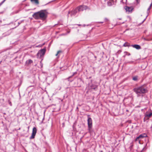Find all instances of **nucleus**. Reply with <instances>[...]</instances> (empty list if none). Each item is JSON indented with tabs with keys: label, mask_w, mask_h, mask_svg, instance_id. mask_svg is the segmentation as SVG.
Listing matches in <instances>:
<instances>
[{
	"label": "nucleus",
	"mask_w": 152,
	"mask_h": 152,
	"mask_svg": "<svg viewBox=\"0 0 152 152\" xmlns=\"http://www.w3.org/2000/svg\"><path fill=\"white\" fill-rule=\"evenodd\" d=\"M133 91L137 94V97L142 95L148 92L146 88L143 86L135 87L133 89Z\"/></svg>",
	"instance_id": "nucleus-1"
},
{
	"label": "nucleus",
	"mask_w": 152,
	"mask_h": 152,
	"mask_svg": "<svg viewBox=\"0 0 152 152\" xmlns=\"http://www.w3.org/2000/svg\"><path fill=\"white\" fill-rule=\"evenodd\" d=\"M88 132L91 133L92 132V121L91 118L90 117V115H88Z\"/></svg>",
	"instance_id": "nucleus-2"
},
{
	"label": "nucleus",
	"mask_w": 152,
	"mask_h": 152,
	"mask_svg": "<svg viewBox=\"0 0 152 152\" xmlns=\"http://www.w3.org/2000/svg\"><path fill=\"white\" fill-rule=\"evenodd\" d=\"M46 51V50L45 48L41 49L39 50L37 54V57L38 58H40L41 57L45 55Z\"/></svg>",
	"instance_id": "nucleus-3"
},
{
	"label": "nucleus",
	"mask_w": 152,
	"mask_h": 152,
	"mask_svg": "<svg viewBox=\"0 0 152 152\" xmlns=\"http://www.w3.org/2000/svg\"><path fill=\"white\" fill-rule=\"evenodd\" d=\"M76 8L78 12H79L86 10L88 8V7L85 5H81L77 7Z\"/></svg>",
	"instance_id": "nucleus-4"
},
{
	"label": "nucleus",
	"mask_w": 152,
	"mask_h": 152,
	"mask_svg": "<svg viewBox=\"0 0 152 152\" xmlns=\"http://www.w3.org/2000/svg\"><path fill=\"white\" fill-rule=\"evenodd\" d=\"M78 12L76 8L72 10L69 11L68 12L67 17H69V15H70L71 16H75Z\"/></svg>",
	"instance_id": "nucleus-5"
},
{
	"label": "nucleus",
	"mask_w": 152,
	"mask_h": 152,
	"mask_svg": "<svg viewBox=\"0 0 152 152\" xmlns=\"http://www.w3.org/2000/svg\"><path fill=\"white\" fill-rule=\"evenodd\" d=\"M107 5L108 6H111L116 5L117 0H107Z\"/></svg>",
	"instance_id": "nucleus-6"
},
{
	"label": "nucleus",
	"mask_w": 152,
	"mask_h": 152,
	"mask_svg": "<svg viewBox=\"0 0 152 152\" xmlns=\"http://www.w3.org/2000/svg\"><path fill=\"white\" fill-rule=\"evenodd\" d=\"M37 129L36 128L34 127L33 129L32 135L30 137V139H32L34 138L37 133Z\"/></svg>",
	"instance_id": "nucleus-7"
},
{
	"label": "nucleus",
	"mask_w": 152,
	"mask_h": 152,
	"mask_svg": "<svg viewBox=\"0 0 152 152\" xmlns=\"http://www.w3.org/2000/svg\"><path fill=\"white\" fill-rule=\"evenodd\" d=\"M92 80H91L90 83H88V85L90 88L92 89H93L94 90H96L97 88V86L96 85L93 84L92 83Z\"/></svg>",
	"instance_id": "nucleus-8"
},
{
	"label": "nucleus",
	"mask_w": 152,
	"mask_h": 152,
	"mask_svg": "<svg viewBox=\"0 0 152 152\" xmlns=\"http://www.w3.org/2000/svg\"><path fill=\"white\" fill-rule=\"evenodd\" d=\"M124 8L126 12H128L129 13L131 12L133 10V8L132 7L125 6L124 7Z\"/></svg>",
	"instance_id": "nucleus-9"
},
{
	"label": "nucleus",
	"mask_w": 152,
	"mask_h": 152,
	"mask_svg": "<svg viewBox=\"0 0 152 152\" xmlns=\"http://www.w3.org/2000/svg\"><path fill=\"white\" fill-rule=\"evenodd\" d=\"M147 136V135L145 134H142L137 137L136 138V140H139V139H142L143 138Z\"/></svg>",
	"instance_id": "nucleus-10"
},
{
	"label": "nucleus",
	"mask_w": 152,
	"mask_h": 152,
	"mask_svg": "<svg viewBox=\"0 0 152 152\" xmlns=\"http://www.w3.org/2000/svg\"><path fill=\"white\" fill-rule=\"evenodd\" d=\"M39 12H37L34 13L33 15V17L36 19H39L40 17L39 16Z\"/></svg>",
	"instance_id": "nucleus-11"
},
{
	"label": "nucleus",
	"mask_w": 152,
	"mask_h": 152,
	"mask_svg": "<svg viewBox=\"0 0 152 152\" xmlns=\"http://www.w3.org/2000/svg\"><path fill=\"white\" fill-rule=\"evenodd\" d=\"M130 46L137 50H139L141 48V46L140 45L137 44L132 45H131Z\"/></svg>",
	"instance_id": "nucleus-12"
},
{
	"label": "nucleus",
	"mask_w": 152,
	"mask_h": 152,
	"mask_svg": "<svg viewBox=\"0 0 152 152\" xmlns=\"http://www.w3.org/2000/svg\"><path fill=\"white\" fill-rule=\"evenodd\" d=\"M39 12V16L40 18H43L45 16V13L42 11H40Z\"/></svg>",
	"instance_id": "nucleus-13"
},
{
	"label": "nucleus",
	"mask_w": 152,
	"mask_h": 152,
	"mask_svg": "<svg viewBox=\"0 0 152 152\" xmlns=\"http://www.w3.org/2000/svg\"><path fill=\"white\" fill-rule=\"evenodd\" d=\"M11 34V32L9 31H7L3 34L2 38L4 37H5L10 35Z\"/></svg>",
	"instance_id": "nucleus-14"
},
{
	"label": "nucleus",
	"mask_w": 152,
	"mask_h": 152,
	"mask_svg": "<svg viewBox=\"0 0 152 152\" xmlns=\"http://www.w3.org/2000/svg\"><path fill=\"white\" fill-rule=\"evenodd\" d=\"M33 63V61L31 59H29L26 62V65H28Z\"/></svg>",
	"instance_id": "nucleus-15"
},
{
	"label": "nucleus",
	"mask_w": 152,
	"mask_h": 152,
	"mask_svg": "<svg viewBox=\"0 0 152 152\" xmlns=\"http://www.w3.org/2000/svg\"><path fill=\"white\" fill-rule=\"evenodd\" d=\"M138 76L137 75H135L132 77V79L134 81L137 82L138 80Z\"/></svg>",
	"instance_id": "nucleus-16"
},
{
	"label": "nucleus",
	"mask_w": 152,
	"mask_h": 152,
	"mask_svg": "<svg viewBox=\"0 0 152 152\" xmlns=\"http://www.w3.org/2000/svg\"><path fill=\"white\" fill-rule=\"evenodd\" d=\"M152 115V113H150L148 114H145V117L147 118V119H148L150 118Z\"/></svg>",
	"instance_id": "nucleus-17"
},
{
	"label": "nucleus",
	"mask_w": 152,
	"mask_h": 152,
	"mask_svg": "<svg viewBox=\"0 0 152 152\" xmlns=\"http://www.w3.org/2000/svg\"><path fill=\"white\" fill-rule=\"evenodd\" d=\"M33 3H34L36 4H39V2L38 0H30Z\"/></svg>",
	"instance_id": "nucleus-18"
},
{
	"label": "nucleus",
	"mask_w": 152,
	"mask_h": 152,
	"mask_svg": "<svg viewBox=\"0 0 152 152\" xmlns=\"http://www.w3.org/2000/svg\"><path fill=\"white\" fill-rule=\"evenodd\" d=\"M131 45L128 43L127 42H125V43L123 45V46L126 47H129Z\"/></svg>",
	"instance_id": "nucleus-19"
},
{
	"label": "nucleus",
	"mask_w": 152,
	"mask_h": 152,
	"mask_svg": "<svg viewBox=\"0 0 152 152\" xmlns=\"http://www.w3.org/2000/svg\"><path fill=\"white\" fill-rule=\"evenodd\" d=\"M56 63L57 60L56 59L51 63V65L52 66H55L56 64Z\"/></svg>",
	"instance_id": "nucleus-20"
},
{
	"label": "nucleus",
	"mask_w": 152,
	"mask_h": 152,
	"mask_svg": "<svg viewBox=\"0 0 152 152\" xmlns=\"http://www.w3.org/2000/svg\"><path fill=\"white\" fill-rule=\"evenodd\" d=\"M124 53H125V54L126 55H127L128 56L130 55V54L127 52L125 51L124 52Z\"/></svg>",
	"instance_id": "nucleus-21"
},
{
	"label": "nucleus",
	"mask_w": 152,
	"mask_h": 152,
	"mask_svg": "<svg viewBox=\"0 0 152 152\" xmlns=\"http://www.w3.org/2000/svg\"><path fill=\"white\" fill-rule=\"evenodd\" d=\"M63 53V51L62 50H59L58 51V54L60 53Z\"/></svg>",
	"instance_id": "nucleus-22"
},
{
	"label": "nucleus",
	"mask_w": 152,
	"mask_h": 152,
	"mask_svg": "<svg viewBox=\"0 0 152 152\" xmlns=\"http://www.w3.org/2000/svg\"><path fill=\"white\" fill-rule=\"evenodd\" d=\"M152 3H151L150 6L148 8V10H147V12L148 13V11L150 10L151 9V6H152Z\"/></svg>",
	"instance_id": "nucleus-23"
},
{
	"label": "nucleus",
	"mask_w": 152,
	"mask_h": 152,
	"mask_svg": "<svg viewBox=\"0 0 152 152\" xmlns=\"http://www.w3.org/2000/svg\"><path fill=\"white\" fill-rule=\"evenodd\" d=\"M134 62L133 61H127L126 62L127 63H129V64H132Z\"/></svg>",
	"instance_id": "nucleus-24"
},
{
	"label": "nucleus",
	"mask_w": 152,
	"mask_h": 152,
	"mask_svg": "<svg viewBox=\"0 0 152 152\" xmlns=\"http://www.w3.org/2000/svg\"><path fill=\"white\" fill-rule=\"evenodd\" d=\"M136 2L137 3V4H139L140 2V0H136Z\"/></svg>",
	"instance_id": "nucleus-25"
},
{
	"label": "nucleus",
	"mask_w": 152,
	"mask_h": 152,
	"mask_svg": "<svg viewBox=\"0 0 152 152\" xmlns=\"http://www.w3.org/2000/svg\"><path fill=\"white\" fill-rule=\"evenodd\" d=\"M147 117H145H145L144 118V121H145L146 120H147Z\"/></svg>",
	"instance_id": "nucleus-26"
},
{
	"label": "nucleus",
	"mask_w": 152,
	"mask_h": 152,
	"mask_svg": "<svg viewBox=\"0 0 152 152\" xmlns=\"http://www.w3.org/2000/svg\"><path fill=\"white\" fill-rule=\"evenodd\" d=\"M104 20L106 21H109V20L107 18H104Z\"/></svg>",
	"instance_id": "nucleus-27"
},
{
	"label": "nucleus",
	"mask_w": 152,
	"mask_h": 152,
	"mask_svg": "<svg viewBox=\"0 0 152 152\" xmlns=\"http://www.w3.org/2000/svg\"><path fill=\"white\" fill-rule=\"evenodd\" d=\"M74 25L75 26H82V25H81V24H75Z\"/></svg>",
	"instance_id": "nucleus-28"
},
{
	"label": "nucleus",
	"mask_w": 152,
	"mask_h": 152,
	"mask_svg": "<svg viewBox=\"0 0 152 152\" xmlns=\"http://www.w3.org/2000/svg\"><path fill=\"white\" fill-rule=\"evenodd\" d=\"M76 73H77V72H74L73 74V75H72V76H74V75H75Z\"/></svg>",
	"instance_id": "nucleus-29"
},
{
	"label": "nucleus",
	"mask_w": 152,
	"mask_h": 152,
	"mask_svg": "<svg viewBox=\"0 0 152 152\" xmlns=\"http://www.w3.org/2000/svg\"><path fill=\"white\" fill-rule=\"evenodd\" d=\"M6 0H4L1 3L2 4Z\"/></svg>",
	"instance_id": "nucleus-30"
},
{
	"label": "nucleus",
	"mask_w": 152,
	"mask_h": 152,
	"mask_svg": "<svg viewBox=\"0 0 152 152\" xmlns=\"http://www.w3.org/2000/svg\"><path fill=\"white\" fill-rule=\"evenodd\" d=\"M21 23V22H18V26H19Z\"/></svg>",
	"instance_id": "nucleus-31"
},
{
	"label": "nucleus",
	"mask_w": 152,
	"mask_h": 152,
	"mask_svg": "<svg viewBox=\"0 0 152 152\" xmlns=\"http://www.w3.org/2000/svg\"><path fill=\"white\" fill-rule=\"evenodd\" d=\"M99 23H103V22H98Z\"/></svg>",
	"instance_id": "nucleus-32"
},
{
	"label": "nucleus",
	"mask_w": 152,
	"mask_h": 152,
	"mask_svg": "<svg viewBox=\"0 0 152 152\" xmlns=\"http://www.w3.org/2000/svg\"><path fill=\"white\" fill-rule=\"evenodd\" d=\"M40 63L41 64V67H42L43 65L41 63V62H40Z\"/></svg>",
	"instance_id": "nucleus-33"
},
{
	"label": "nucleus",
	"mask_w": 152,
	"mask_h": 152,
	"mask_svg": "<svg viewBox=\"0 0 152 152\" xmlns=\"http://www.w3.org/2000/svg\"><path fill=\"white\" fill-rule=\"evenodd\" d=\"M151 131H152V125L151 127Z\"/></svg>",
	"instance_id": "nucleus-34"
},
{
	"label": "nucleus",
	"mask_w": 152,
	"mask_h": 152,
	"mask_svg": "<svg viewBox=\"0 0 152 152\" xmlns=\"http://www.w3.org/2000/svg\"><path fill=\"white\" fill-rule=\"evenodd\" d=\"M9 104H10V105L11 106V105H12V103H11V102H10V103H9Z\"/></svg>",
	"instance_id": "nucleus-35"
},
{
	"label": "nucleus",
	"mask_w": 152,
	"mask_h": 152,
	"mask_svg": "<svg viewBox=\"0 0 152 152\" xmlns=\"http://www.w3.org/2000/svg\"><path fill=\"white\" fill-rule=\"evenodd\" d=\"M145 19H146V18H145V19H144V20L142 21V23H143L144 21H145Z\"/></svg>",
	"instance_id": "nucleus-36"
},
{
	"label": "nucleus",
	"mask_w": 152,
	"mask_h": 152,
	"mask_svg": "<svg viewBox=\"0 0 152 152\" xmlns=\"http://www.w3.org/2000/svg\"><path fill=\"white\" fill-rule=\"evenodd\" d=\"M2 38V37H0V40Z\"/></svg>",
	"instance_id": "nucleus-37"
},
{
	"label": "nucleus",
	"mask_w": 152,
	"mask_h": 152,
	"mask_svg": "<svg viewBox=\"0 0 152 152\" xmlns=\"http://www.w3.org/2000/svg\"><path fill=\"white\" fill-rule=\"evenodd\" d=\"M94 58H95V59H96V56H94Z\"/></svg>",
	"instance_id": "nucleus-38"
},
{
	"label": "nucleus",
	"mask_w": 152,
	"mask_h": 152,
	"mask_svg": "<svg viewBox=\"0 0 152 152\" xmlns=\"http://www.w3.org/2000/svg\"><path fill=\"white\" fill-rule=\"evenodd\" d=\"M55 56H57V53L56 54Z\"/></svg>",
	"instance_id": "nucleus-39"
},
{
	"label": "nucleus",
	"mask_w": 152,
	"mask_h": 152,
	"mask_svg": "<svg viewBox=\"0 0 152 152\" xmlns=\"http://www.w3.org/2000/svg\"><path fill=\"white\" fill-rule=\"evenodd\" d=\"M83 26L84 27L86 25H85V24H84L83 25Z\"/></svg>",
	"instance_id": "nucleus-40"
},
{
	"label": "nucleus",
	"mask_w": 152,
	"mask_h": 152,
	"mask_svg": "<svg viewBox=\"0 0 152 152\" xmlns=\"http://www.w3.org/2000/svg\"><path fill=\"white\" fill-rule=\"evenodd\" d=\"M78 107H77V108H76V109L78 110Z\"/></svg>",
	"instance_id": "nucleus-41"
},
{
	"label": "nucleus",
	"mask_w": 152,
	"mask_h": 152,
	"mask_svg": "<svg viewBox=\"0 0 152 152\" xmlns=\"http://www.w3.org/2000/svg\"><path fill=\"white\" fill-rule=\"evenodd\" d=\"M2 3H0V6L2 4Z\"/></svg>",
	"instance_id": "nucleus-42"
},
{
	"label": "nucleus",
	"mask_w": 152,
	"mask_h": 152,
	"mask_svg": "<svg viewBox=\"0 0 152 152\" xmlns=\"http://www.w3.org/2000/svg\"><path fill=\"white\" fill-rule=\"evenodd\" d=\"M57 25H58V26L59 25V23H58V24H57Z\"/></svg>",
	"instance_id": "nucleus-43"
},
{
	"label": "nucleus",
	"mask_w": 152,
	"mask_h": 152,
	"mask_svg": "<svg viewBox=\"0 0 152 152\" xmlns=\"http://www.w3.org/2000/svg\"><path fill=\"white\" fill-rule=\"evenodd\" d=\"M126 112H128V110H126Z\"/></svg>",
	"instance_id": "nucleus-44"
},
{
	"label": "nucleus",
	"mask_w": 152,
	"mask_h": 152,
	"mask_svg": "<svg viewBox=\"0 0 152 152\" xmlns=\"http://www.w3.org/2000/svg\"><path fill=\"white\" fill-rule=\"evenodd\" d=\"M91 78V77H89V79H90V78Z\"/></svg>",
	"instance_id": "nucleus-45"
},
{
	"label": "nucleus",
	"mask_w": 152,
	"mask_h": 152,
	"mask_svg": "<svg viewBox=\"0 0 152 152\" xmlns=\"http://www.w3.org/2000/svg\"><path fill=\"white\" fill-rule=\"evenodd\" d=\"M79 79L80 80H81V79H80V78H79Z\"/></svg>",
	"instance_id": "nucleus-46"
},
{
	"label": "nucleus",
	"mask_w": 152,
	"mask_h": 152,
	"mask_svg": "<svg viewBox=\"0 0 152 152\" xmlns=\"http://www.w3.org/2000/svg\"><path fill=\"white\" fill-rule=\"evenodd\" d=\"M121 18H119V20H121Z\"/></svg>",
	"instance_id": "nucleus-47"
},
{
	"label": "nucleus",
	"mask_w": 152,
	"mask_h": 152,
	"mask_svg": "<svg viewBox=\"0 0 152 152\" xmlns=\"http://www.w3.org/2000/svg\"><path fill=\"white\" fill-rule=\"evenodd\" d=\"M70 77H69V78H70Z\"/></svg>",
	"instance_id": "nucleus-48"
},
{
	"label": "nucleus",
	"mask_w": 152,
	"mask_h": 152,
	"mask_svg": "<svg viewBox=\"0 0 152 152\" xmlns=\"http://www.w3.org/2000/svg\"><path fill=\"white\" fill-rule=\"evenodd\" d=\"M1 61L0 62V63H1Z\"/></svg>",
	"instance_id": "nucleus-49"
},
{
	"label": "nucleus",
	"mask_w": 152,
	"mask_h": 152,
	"mask_svg": "<svg viewBox=\"0 0 152 152\" xmlns=\"http://www.w3.org/2000/svg\"><path fill=\"white\" fill-rule=\"evenodd\" d=\"M123 0H122L121 1H122Z\"/></svg>",
	"instance_id": "nucleus-50"
},
{
	"label": "nucleus",
	"mask_w": 152,
	"mask_h": 152,
	"mask_svg": "<svg viewBox=\"0 0 152 152\" xmlns=\"http://www.w3.org/2000/svg\"><path fill=\"white\" fill-rule=\"evenodd\" d=\"M132 147V146H130V147Z\"/></svg>",
	"instance_id": "nucleus-51"
},
{
	"label": "nucleus",
	"mask_w": 152,
	"mask_h": 152,
	"mask_svg": "<svg viewBox=\"0 0 152 152\" xmlns=\"http://www.w3.org/2000/svg\"><path fill=\"white\" fill-rule=\"evenodd\" d=\"M132 147V146H130V147Z\"/></svg>",
	"instance_id": "nucleus-52"
},
{
	"label": "nucleus",
	"mask_w": 152,
	"mask_h": 152,
	"mask_svg": "<svg viewBox=\"0 0 152 152\" xmlns=\"http://www.w3.org/2000/svg\"><path fill=\"white\" fill-rule=\"evenodd\" d=\"M144 39L145 40H146V39H145V38Z\"/></svg>",
	"instance_id": "nucleus-53"
}]
</instances>
